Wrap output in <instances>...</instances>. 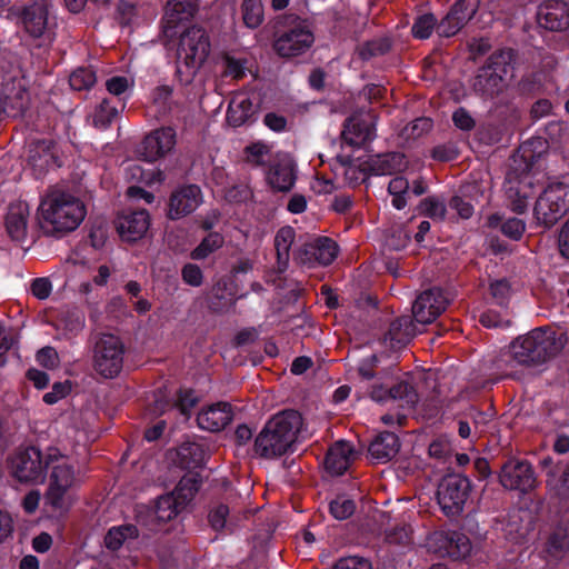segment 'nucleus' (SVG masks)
<instances>
[{
  "label": "nucleus",
  "instance_id": "nucleus-43",
  "mask_svg": "<svg viewBox=\"0 0 569 569\" xmlns=\"http://www.w3.org/2000/svg\"><path fill=\"white\" fill-rule=\"evenodd\" d=\"M548 552L558 557L569 551V522H560L550 533L547 542Z\"/></svg>",
  "mask_w": 569,
  "mask_h": 569
},
{
  "label": "nucleus",
  "instance_id": "nucleus-51",
  "mask_svg": "<svg viewBox=\"0 0 569 569\" xmlns=\"http://www.w3.org/2000/svg\"><path fill=\"white\" fill-rule=\"evenodd\" d=\"M96 81V72L91 68H78L69 77L70 87L76 91L88 90Z\"/></svg>",
  "mask_w": 569,
  "mask_h": 569
},
{
  "label": "nucleus",
  "instance_id": "nucleus-48",
  "mask_svg": "<svg viewBox=\"0 0 569 569\" xmlns=\"http://www.w3.org/2000/svg\"><path fill=\"white\" fill-rule=\"evenodd\" d=\"M271 152V148L262 142L257 141L243 149L244 161L251 167H262L266 164V157Z\"/></svg>",
  "mask_w": 569,
  "mask_h": 569
},
{
  "label": "nucleus",
  "instance_id": "nucleus-11",
  "mask_svg": "<svg viewBox=\"0 0 569 569\" xmlns=\"http://www.w3.org/2000/svg\"><path fill=\"white\" fill-rule=\"evenodd\" d=\"M471 481L461 473H447L441 478L437 489V500L447 517L462 513L470 497Z\"/></svg>",
  "mask_w": 569,
  "mask_h": 569
},
{
  "label": "nucleus",
  "instance_id": "nucleus-14",
  "mask_svg": "<svg viewBox=\"0 0 569 569\" xmlns=\"http://www.w3.org/2000/svg\"><path fill=\"white\" fill-rule=\"evenodd\" d=\"M74 471L72 466L61 462L52 467L50 485L46 492V502L54 511L66 512L70 508L67 497L68 490L73 486Z\"/></svg>",
  "mask_w": 569,
  "mask_h": 569
},
{
  "label": "nucleus",
  "instance_id": "nucleus-58",
  "mask_svg": "<svg viewBox=\"0 0 569 569\" xmlns=\"http://www.w3.org/2000/svg\"><path fill=\"white\" fill-rule=\"evenodd\" d=\"M378 363L379 359L377 355H371L359 362L357 373L361 381L366 382L376 378Z\"/></svg>",
  "mask_w": 569,
  "mask_h": 569
},
{
  "label": "nucleus",
  "instance_id": "nucleus-17",
  "mask_svg": "<svg viewBox=\"0 0 569 569\" xmlns=\"http://www.w3.org/2000/svg\"><path fill=\"white\" fill-rule=\"evenodd\" d=\"M376 114L369 110L353 112L345 123L342 138L350 146H361L375 138Z\"/></svg>",
  "mask_w": 569,
  "mask_h": 569
},
{
  "label": "nucleus",
  "instance_id": "nucleus-35",
  "mask_svg": "<svg viewBox=\"0 0 569 569\" xmlns=\"http://www.w3.org/2000/svg\"><path fill=\"white\" fill-rule=\"evenodd\" d=\"M296 231L292 227L280 228L274 237V249L277 256L276 271L283 273L289 264L290 248L295 241Z\"/></svg>",
  "mask_w": 569,
  "mask_h": 569
},
{
  "label": "nucleus",
  "instance_id": "nucleus-8",
  "mask_svg": "<svg viewBox=\"0 0 569 569\" xmlns=\"http://www.w3.org/2000/svg\"><path fill=\"white\" fill-rule=\"evenodd\" d=\"M537 176L538 173L532 169L510 162L503 187L509 207L513 212L518 214L526 212L528 200L542 188Z\"/></svg>",
  "mask_w": 569,
  "mask_h": 569
},
{
  "label": "nucleus",
  "instance_id": "nucleus-46",
  "mask_svg": "<svg viewBox=\"0 0 569 569\" xmlns=\"http://www.w3.org/2000/svg\"><path fill=\"white\" fill-rule=\"evenodd\" d=\"M391 49V40L388 37H380L366 41L357 47V52L362 60L383 56Z\"/></svg>",
  "mask_w": 569,
  "mask_h": 569
},
{
  "label": "nucleus",
  "instance_id": "nucleus-21",
  "mask_svg": "<svg viewBox=\"0 0 569 569\" xmlns=\"http://www.w3.org/2000/svg\"><path fill=\"white\" fill-rule=\"evenodd\" d=\"M49 3L38 0L19 10L18 17L24 31L32 38H40L48 29Z\"/></svg>",
  "mask_w": 569,
  "mask_h": 569
},
{
  "label": "nucleus",
  "instance_id": "nucleus-28",
  "mask_svg": "<svg viewBox=\"0 0 569 569\" xmlns=\"http://www.w3.org/2000/svg\"><path fill=\"white\" fill-rule=\"evenodd\" d=\"M267 181L274 191H290L296 181L292 161L287 157H279L271 160L267 173Z\"/></svg>",
  "mask_w": 569,
  "mask_h": 569
},
{
  "label": "nucleus",
  "instance_id": "nucleus-26",
  "mask_svg": "<svg viewBox=\"0 0 569 569\" xmlns=\"http://www.w3.org/2000/svg\"><path fill=\"white\" fill-rule=\"evenodd\" d=\"M401 447L399 437L391 431L377 435L368 447V457L372 463H387L399 452Z\"/></svg>",
  "mask_w": 569,
  "mask_h": 569
},
{
  "label": "nucleus",
  "instance_id": "nucleus-49",
  "mask_svg": "<svg viewBox=\"0 0 569 569\" xmlns=\"http://www.w3.org/2000/svg\"><path fill=\"white\" fill-rule=\"evenodd\" d=\"M223 244V237L217 232L209 233L202 241L191 251L193 260H201L209 254L221 248Z\"/></svg>",
  "mask_w": 569,
  "mask_h": 569
},
{
  "label": "nucleus",
  "instance_id": "nucleus-61",
  "mask_svg": "<svg viewBox=\"0 0 569 569\" xmlns=\"http://www.w3.org/2000/svg\"><path fill=\"white\" fill-rule=\"evenodd\" d=\"M134 518L139 526L147 528L149 531L157 530V522L159 521L157 520L152 509H150L148 506H137Z\"/></svg>",
  "mask_w": 569,
  "mask_h": 569
},
{
  "label": "nucleus",
  "instance_id": "nucleus-2",
  "mask_svg": "<svg viewBox=\"0 0 569 569\" xmlns=\"http://www.w3.org/2000/svg\"><path fill=\"white\" fill-rule=\"evenodd\" d=\"M301 427L302 417L297 410L287 409L274 415L256 437L254 452L264 459L293 453Z\"/></svg>",
  "mask_w": 569,
  "mask_h": 569
},
{
  "label": "nucleus",
  "instance_id": "nucleus-62",
  "mask_svg": "<svg viewBox=\"0 0 569 569\" xmlns=\"http://www.w3.org/2000/svg\"><path fill=\"white\" fill-rule=\"evenodd\" d=\"M332 569H372V565L368 558L349 556L339 559Z\"/></svg>",
  "mask_w": 569,
  "mask_h": 569
},
{
  "label": "nucleus",
  "instance_id": "nucleus-63",
  "mask_svg": "<svg viewBox=\"0 0 569 569\" xmlns=\"http://www.w3.org/2000/svg\"><path fill=\"white\" fill-rule=\"evenodd\" d=\"M386 540L391 545H409L411 542V530L407 526H397L386 532Z\"/></svg>",
  "mask_w": 569,
  "mask_h": 569
},
{
  "label": "nucleus",
  "instance_id": "nucleus-1",
  "mask_svg": "<svg viewBox=\"0 0 569 569\" xmlns=\"http://www.w3.org/2000/svg\"><path fill=\"white\" fill-rule=\"evenodd\" d=\"M567 343L566 331L539 327L516 338L510 345V356L519 366L539 367L555 359Z\"/></svg>",
  "mask_w": 569,
  "mask_h": 569
},
{
  "label": "nucleus",
  "instance_id": "nucleus-16",
  "mask_svg": "<svg viewBox=\"0 0 569 569\" xmlns=\"http://www.w3.org/2000/svg\"><path fill=\"white\" fill-rule=\"evenodd\" d=\"M501 486L508 490L529 492L536 486L535 472L527 461L508 460L501 467L499 473Z\"/></svg>",
  "mask_w": 569,
  "mask_h": 569
},
{
  "label": "nucleus",
  "instance_id": "nucleus-45",
  "mask_svg": "<svg viewBox=\"0 0 569 569\" xmlns=\"http://www.w3.org/2000/svg\"><path fill=\"white\" fill-rule=\"evenodd\" d=\"M390 399L400 402L401 408L413 409L419 401L416 388L408 381H400L390 387Z\"/></svg>",
  "mask_w": 569,
  "mask_h": 569
},
{
  "label": "nucleus",
  "instance_id": "nucleus-47",
  "mask_svg": "<svg viewBox=\"0 0 569 569\" xmlns=\"http://www.w3.org/2000/svg\"><path fill=\"white\" fill-rule=\"evenodd\" d=\"M242 19L248 28L256 29L263 22V4L261 0H243Z\"/></svg>",
  "mask_w": 569,
  "mask_h": 569
},
{
  "label": "nucleus",
  "instance_id": "nucleus-39",
  "mask_svg": "<svg viewBox=\"0 0 569 569\" xmlns=\"http://www.w3.org/2000/svg\"><path fill=\"white\" fill-rule=\"evenodd\" d=\"M200 485L201 478L199 473L190 472L180 479L174 490L170 493L176 496L174 498L178 502L180 501V506L187 507L198 492Z\"/></svg>",
  "mask_w": 569,
  "mask_h": 569
},
{
  "label": "nucleus",
  "instance_id": "nucleus-24",
  "mask_svg": "<svg viewBox=\"0 0 569 569\" xmlns=\"http://www.w3.org/2000/svg\"><path fill=\"white\" fill-rule=\"evenodd\" d=\"M117 230L120 237L128 242L141 239L150 227V217L147 210L123 211L118 216Z\"/></svg>",
  "mask_w": 569,
  "mask_h": 569
},
{
  "label": "nucleus",
  "instance_id": "nucleus-55",
  "mask_svg": "<svg viewBox=\"0 0 569 569\" xmlns=\"http://www.w3.org/2000/svg\"><path fill=\"white\" fill-rule=\"evenodd\" d=\"M331 515L338 520H345L352 516L356 509L355 501L345 497H338L329 505Z\"/></svg>",
  "mask_w": 569,
  "mask_h": 569
},
{
  "label": "nucleus",
  "instance_id": "nucleus-34",
  "mask_svg": "<svg viewBox=\"0 0 569 569\" xmlns=\"http://www.w3.org/2000/svg\"><path fill=\"white\" fill-rule=\"evenodd\" d=\"M29 208L27 203H11L8 208L4 224L8 236L13 241H22L27 236Z\"/></svg>",
  "mask_w": 569,
  "mask_h": 569
},
{
  "label": "nucleus",
  "instance_id": "nucleus-12",
  "mask_svg": "<svg viewBox=\"0 0 569 569\" xmlns=\"http://www.w3.org/2000/svg\"><path fill=\"white\" fill-rule=\"evenodd\" d=\"M0 103L6 107L7 116L22 117L29 108V94L21 70L12 69L2 77Z\"/></svg>",
  "mask_w": 569,
  "mask_h": 569
},
{
  "label": "nucleus",
  "instance_id": "nucleus-59",
  "mask_svg": "<svg viewBox=\"0 0 569 569\" xmlns=\"http://www.w3.org/2000/svg\"><path fill=\"white\" fill-rule=\"evenodd\" d=\"M199 399L192 389L179 390L174 406L179 411L189 416L192 408L198 403Z\"/></svg>",
  "mask_w": 569,
  "mask_h": 569
},
{
  "label": "nucleus",
  "instance_id": "nucleus-33",
  "mask_svg": "<svg viewBox=\"0 0 569 569\" xmlns=\"http://www.w3.org/2000/svg\"><path fill=\"white\" fill-rule=\"evenodd\" d=\"M413 316H401L390 323L385 335V342L389 341L391 348L400 349L408 345L417 333Z\"/></svg>",
  "mask_w": 569,
  "mask_h": 569
},
{
  "label": "nucleus",
  "instance_id": "nucleus-27",
  "mask_svg": "<svg viewBox=\"0 0 569 569\" xmlns=\"http://www.w3.org/2000/svg\"><path fill=\"white\" fill-rule=\"evenodd\" d=\"M406 166L407 162L403 153L389 152L369 157L366 161L361 162L360 171L365 174L387 176L402 170Z\"/></svg>",
  "mask_w": 569,
  "mask_h": 569
},
{
  "label": "nucleus",
  "instance_id": "nucleus-54",
  "mask_svg": "<svg viewBox=\"0 0 569 569\" xmlns=\"http://www.w3.org/2000/svg\"><path fill=\"white\" fill-rule=\"evenodd\" d=\"M432 126L433 123L430 118H417L403 128L402 136L407 139H418L429 132L432 129Z\"/></svg>",
  "mask_w": 569,
  "mask_h": 569
},
{
  "label": "nucleus",
  "instance_id": "nucleus-50",
  "mask_svg": "<svg viewBox=\"0 0 569 569\" xmlns=\"http://www.w3.org/2000/svg\"><path fill=\"white\" fill-rule=\"evenodd\" d=\"M438 20L432 13H425L416 18L412 27L411 33L417 39H428L432 31L437 30Z\"/></svg>",
  "mask_w": 569,
  "mask_h": 569
},
{
  "label": "nucleus",
  "instance_id": "nucleus-40",
  "mask_svg": "<svg viewBox=\"0 0 569 569\" xmlns=\"http://www.w3.org/2000/svg\"><path fill=\"white\" fill-rule=\"evenodd\" d=\"M447 555L453 560L463 559L470 555V539L462 532L451 531L447 533L443 545Z\"/></svg>",
  "mask_w": 569,
  "mask_h": 569
},
{
  "label": "nucleus",
  "instance_id": "nucleus-32",
  "mask_svg": "<svg viewBox=\"0 0 569 569\" xmlns=\"http://www.w3.org/2000/svg\"><path fill=\"white\" fill-rule=\"evenodd\" d=\"M548 150V140L542 137H533L523 141L513 156L511 161L522 167L533 169V166Z\"/></svg>",
  "mask_w": 569,
  "mask_h": 569
},
{
  "label": "nucleus",
  "instance_id": "nucleus-36",
  "mask_svg": "<svg viewBox=\"0 0 569 569\" xmlns=\"http://www.w3.org/2000/svg\"><path fill=\"white\" fill-rule=\"evenodd\" d=\"M206 460V450L197 442H183L177 449L174 462L182 469H196Z\"/></svg>",
  "mask_w": 569,
  "mask_h": 569
},
{
  "label": "nucleus",
  "instance_id": "nucleus-10",
  "mask_svg": "<svg viewBox=\"0 0 569 569\" xmlns=\"http://www.w3.org/2000/svg\"><path fill=\"white\" fill-rule=\"evenodd\" d=\"M126 346L112 333H101L93 348V369L106 379L117 378L123 368Z\"/></svg>",
  "mask_w": 569,
  "mask_h": 569
},
{
  "label": "nucleus",
  "instance_id": "nucleus-30",
  "mask_svg": "<svg viewBox=\"0 0 569 569\" xmlns=\"http://www.w3.org/2000/svg\"><path fill=\"white\" fill-rule=\"evenodd\" d=\"M199 8V0H168L163 33L172 37L171 32L180 21L191 19Z\"/></svg>",
  "mask_w": 569,
  "mask_h": 569
},
{
  "label": "nucleus",
  "instance_id": "nucleus-6",
  "mask_svg": "<svg viewBox=\"0 0 569 569\" xmlns=\"http://www.w3.org/2000/svg\"><path fill=\"white\" fill-rule=\"evenodd\" d=\"M274 37L273 49L283 58L303 54L315 42L309 21L295 13L279 18Z\"/></svg>",
  "mask_w": 569,
  "mask_h": 569
},
{
  "label": "nucleus",
  "instance_id": "nucleus-41",
  "mask_svg": "<svg viewBox=\"0 0 569 569\" xmlns=\"http://www.w3.org/2000/svg\"><path fill=\"white\" fill-rule=\"evenodd\" d=\"M139 537V529L136 525L127 523L112 527L104 536V545L109 550L116 551L122 547L124 541Z\"/></svg>",
  "mask_w": 569,
  "mask_h": 569
},
{
  "label": "nucleus",
  "instance_id": "nucleus-60",
  "mask_svg": "<svg viewBox=\"0 0 569 569\" xmlns=\"http://www.w3.org/2000/svg\"><path fill=\"white\" fill-rule=\"evenodd\" d=\"M526 223L519 218H509L501 224V232L511 240L518 241L522 238Z\"/></svg>",
  "mask_w": 569,
  "mask_h": 569
},
{
  "label": "nucleus",
  "instance_id": "nucleus-9",
  "mask_svg": "<svg viewBox=\"0 0 569 569\" xmlns=\"http://www.w3.org/2000/svg\"><path fill=\"white\" fill-rule=\"evenodd\" d=\"M568 186L563 182L548 184L538 197L533 217L538 226L552 228L569 211Z\"/></svg>",
  "mask_w": 569,
  "mask_h": 569
},
{
  "label": "nucleus",
  "instance_id": "nucleus-57",
  "mask_svg": "<svg viewBox=\"0 0 569 569\" xmlns=\"http://www.w3.org/2000/svg\"><path fill=\"white\" fill-rule=\"evenodd\" d=\"M428 453L431 458L446 461L452 455L451 443L445 438H437L429 445Z\"/></svg>",
  "mask_w": 569,
  "mask_h": 569
},
{
  "label": "nucleus",
  "instance_id": "nucleus-37",
  "mask_svg": "<svg viewBox=\"0 0 569 569\" xmlns=\"http://www.w3.org/2000/svg\"><path fill=\"white\" fill-rule=\"evenodd\" d=\"M236 305L233 292L228 289L226 280H219L212 288L208 307L212 312L224 313Z\"/></svg>",
  "mask_w": 569,
  "mask_h": 569
},
{
  "label": "nucleus",
  "instance_id": "nucleus-56",
  "mask_svg": "<svg viewBox=\"0 0 569 569\" xmlns=\"http://www.w3.org/2000/svg\"><path fill=\"white\" fill-rule=\"evenodd\" d=\"M18 343L17 337L10 328L0 325V366L8 362V353Z\"/></svg>",
  "mask_w": 569,
  "mask_h": 569
},
{
  "label": "nucleus",
  "instance_id": "nucleus-19",
  "mask_svg": "<svg viewBox=\"0 0 569 569\" xmlns=\"http://www.w3.org/2000/svg\"><path fill=\"white\" fill-rule=\"evenodd\" d=\"M537 22L552 32L566 31L569 28V4L562 0H546L538 7Z\"/></svg>",
  "mask_w": 569,
  "mask_h": 569
},
{
  "label": "nucleus",
  "instance_id": "nucleus-4",
  "mask_svg": "<svg viewBox=\"0 0 569 569\" xmlns=\"http://www.w3.org/2000/svg\"><path fill=\"white\" fill-rule=\"evenodd\" d=\"M61 455L49 448L46 452L33 443H21L6 458L8 472L12 479L23 485L43 483L48 468L58 461Z\"/></svg>",
  "mask_w": 569,
  "mask_h": 569
},
{
  "label": "nucleus",
  "instance_id": "nucleus-52",
  "mask_svg": "<svg viewBox=\"0 0 569 569\" xmlns=\"http://www.w3.org/2000/svg\"><path fill=\"white\" fill-rule=\"evenodd\" d=\"M545 133L552 144H561L569 138V123L563 120H551L546 124Z\"/></svg>",
  "mask_w": 569,
  "mask_h": 569
},
{
  "label": "nucleus",
  "instance_id": "nucleus-18",
  "mask_svg": "<svg viewBox=\"0 0 569 569\" xmlns=\"http://www.w3.org/2000/svg\"><path fill=\"white\" fill-rule=\"evenodd\" d=\"M477 10V0H457L449 12L438 22V36L443 38L456 36L472 19Z\"/></svg>",
  "mask_w": 569,
  "mask_h": 569
},
{
  "label": "nucleus",
  "instance_id": "nucleus-38",
  "mask_svg": "<svg viewBox=\"0 0 569 569\" xmlns=\"http://www.w3.org/2000/svg\"><path fill=\"white\" fill-rule=\"evenodd\" d=\"M208 520L214 531L233 532L237 527L238 517L230 513V509L224 503H219L212 508L208 515Z\"/></svg>",
  "mask_w": 569,
  "mask_h": 569
},
{
  "label": "nucleus",
  "instance_id": "nucleus-3",
  "mask_svg": "<svg viewBox=\"0 0 569 569\" xmlns=\"http://www.w3.org/2000/svg\"><path fill=\"white\" fill-rule=\"evenodd\" d=\"M40 228L47 236L61 238L76 230L87 214L84 203L71 193L52 191L40 204Z\"/></svg>",
  "mask_w": 569,
  "mask_h": 569
},
{
  "label": "nucleus",
  "instance_id": "nucleus-64",
  "mask_svg": "<svg viewBox=\"0 0 569 569\" xmlns=\"http://www.w3.org/2000/svg\"><path fill=\"white\" fill-rule=\"evenodd\" d=\"M490 293L497 305L505 306L510 297V284L507 280L500 279L490 283Z\"/></svg>",
  "mask_w": 569,
  "mask_h": 569
},
{
  "label": "nucleus",
  "instance_id": "nucleus-31",
  "mask_svg": "<svg viewBox=\"0 0 569 569\" xmlns=\"http://www.w3.org/2000/svg\"><path fill=\"white\" fill-rule=\"evenodd\" d=\"M353 448L347 441H337L328 450L325 468L331 476L343 475L351 465Z\"/></svg>",
  "mask_w": 569,
  "mask_h": 569
},
{
  "label": "nucleus",
  "instance_id": "nucleus-15",
  "mask_svg": "<svg viewBox=\"0 0 569 569\" xmlns=\"http://www.w3.org/2000/svg\"><path fill=\"white\" fill-rule=\"evenodd\" d=\"M449 299L446 292L438 287L422 291L412 305V316L416 322L431 323L448 307Z\"/></svg>",
  "mask_w": 569,
  "mask_h": 569
},
{
  "label": "nucleus",
  "instance_id": "nucleus-7",
  "mask_svg": "<svg viewBox=\"0 0 569 569\" xmlns=\"http://www.w3.org/2000/svg\"><path fill=\"white\" fill-rule=\"evenodd\" d=\"M512 60V49L502 48L493 51L472 78V91L485 100L498 97L506 87V76Z\"/></svg>",
  "mask_w": 569,
  "mask_h": 569
},
{
  "label": "nucleus",
  "instance_id": "nucleus-20",
  "mask_svg": "<svg viewBox=\"0 0 569 569\" xmlns=\"http://www.w3.org/2000/svg\"><path fill=\"white\" fill-rule=\"evenodd\" d=\"M174 146L176 130L171 127H161L143 139L141 156L146 161L153 162L169 153Z\"/></svg>",
  "mask_w": 569,
  "mask_h": 569
},
{
  "label": "nucleus",
  "instance_id": "nucleus-23",
  "mask_svg": "<svg viewBox=\"0 0 569 569\" xmlns=\"http://www.w3.org/2000/svg\"><path fill=\"white\" fill-rule=\"evenodd\" d=\"M201 200V190L198 186H184L171 193L167 216L171 220L181 219L193 212Z\"/></svg>",
  "mask_w": 569,
  "mask_h": 569
},
{
  "label": "nucleus",
  "instance_id": "nucleus-53",
  "mask_svg": "<svg viewBox=\"0 0 569 569\" xmlns=\"http://www.w3.org/2000/svg\"><path fill=\"white\" fill-rule=\"evenodd\" d=\"M421 212L432 219L443 220L447 213L445 201L437 197H427L420 202Z\"/></svg>",
  "mask_w": 569,
  "mask_h": 569
},
{
  "label": "nucleus",
  "instance_id": "nucleus-13",
  "mask_svg": "<svg viewBox=\"0 0 569 569\" xmlns=\"http://www.w3.org/2000/svg\"><path fill=\"white\" fill-rule=\"evenodd\" d=\"M338 244L328 237H318L300 246L293 254L297 263L315 268L329 266L338 256Z\"/></svg>",
  "mask_w": 569,
  "mask_h": 569
},
{
  "label": "nucleus",
  "instance_id": "nucleus-22",
  "mask_svg": "<svg viewBox=\"0 0 569 569\" xmlns=\"http://www.w3.org/2000/svg\"><path fill=\"white\" fill-rule=\"evenodd\" d=\"M29 163L38 174L61 167L57 143L51 139L33 141L29 147Z\"/></svg>",
  "mask_w": 569,
  "mask_h": 569
},
{
  "label": "nucleus",
  "instance_id": "nucleus-25",
  "mask_svg": "<svg viewBox=\"0 0 569 569\" xmlns=\"http://www.w3.org/2000/svg\"><path fill=\"white\" fill-rule=\"evenodd\" d=\"M232 418L231 405L228 402H217L198 413L197 423L203 430L219 432L232 421Z\"/></svg>",
  "mask_w": 569,
  "mask_h": 569
},
{
  "label": "nucleus",
  "instance_id": "nucleus-44",
  "mask_svg": "<svg viewBox=\"0 0 569 569\" xmlns=\"http://www.w3.org/2000/svg\"><path fill=\"white\" fill-rule=\"evenodd\" d=\"M121 110L113 104L112 99H103L92 113V124L97 129L104 130L109 128L112 121L118 118Z\"/></svg>",
  "mask_w": 569,
  "mask_h": 569
},
{
  "label": "nucleus",
  "instance_id": "nucleus-29",
  "mask_svg": "<svg viewBox=\"0 0 569 569\" xmlns=\"http://www.w3.org/2000/svg\"><path fill=\"white\" fill-rule=\"evenodd\" d=\"M258 108L251 99L243 93L234 96L227 110V122L230 127L238 128L251 124L257 120Z\"/></svg>",
  "mask_w": 569,
  "mask_h": 569
},
{
  "label": "nucleus",
  "instance_id": "nucleus-42",
  "mask_svg": "<svg viewBox=\"0 0 569 569\" xmlns=\"http://www.w3.org/2000/svg\"><path fill=\"white\" fill-rule=\"evenodd\" d=\"M174 497L169 492L156 500L152 511L159 522H168L186 509L184 506H180V501L178 502Z\"/></svg>",
  "mask_w": 569,
  "mask_h": 569
},
{
  "label": "nucleus",
  "instance_id": "nucleus-5",
  "mask_svg": "<svg viewBox=\"0 0 569 569\" xmlns=\"http://www.w3.org/2000/svg\"><path fill=\"white\" fill-rule=\"evenodd\" d=\"M210 38L206 29L191 26L184 29L177 47V77L182 84H189L210 53Z\"/></svg>",
  "mask_w": 569,
  "mask_h": 569
}]
</instances>
